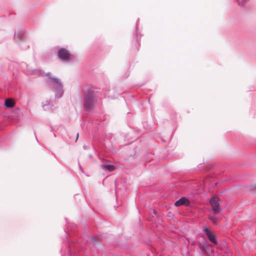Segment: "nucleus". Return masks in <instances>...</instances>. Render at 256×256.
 Wrapping results in <instances>:
<instances>
[{
    "instance_id": "0eeeda50",
    "label": "nucleus",
    "mask_w": 256,
    "mask_h": 256,
    "mask_svg": "<svg viewBox=\"0 0 256 256\" xmlns=\"http://www.w3.org/2000/svg\"><path fill=\"white\" fill-rule=\"evenodd\" d=\"M190 204L189 202V201L188 200L187 198H180V200H177L176 202H175V206H182V205H183V204H185L186 206H188V205Z\"/></svg>"
},
{
    "instance_id": "20e7f679",
    "label": "nucleus",
    "mask_w": 256,
    "mask_h": 256,
    "mask_svg": "<svg viewBox=\"0 0 256 256\" xmlns=\"http://www.w3.org/2000/svg\"><path fill=\"white\" fill-rule=\"evenodd\" d=\"M93 106V99L91 95H88L85 98V108L87 110H90Z\"/></svg>"
},
{
    "instance_id": "f8f14e48",
    "label": "nucleus",
    "mask_w": 256,
    "mask_h": 256,
    "mask_svg": "<svg viewBox=\"0 0 256 256\" xmlns=\"http://www.w3.org/2000/svg\"><path fill=\"white\" fill-rule=\"evenodd\" d=\"M209 219L214 223V224H216L217 222V218L214 216H210Z\"/></svg>"
},
{
    "instance_id": "7ed1b4c3",
    "label": "nucleus",
    "mask_w": 256,
    "mask_h": 256,
    "mask_svg": "<svg viewBox=\"0 0 256 256\" xmlns=\"http://www.w3.org/2000/svg\"><path fill=\"white\" fill-rule=\"evenodd\" d=\"M210 204L212 207V210L214 214L220 212V202L219 199L212 197L210 201Z\"/></svg>"
},
{
    "instance_id": "6e6552de",
    "label": "nucleus",
    "mask_w": 256,
    "mask_h": 256,
    "mask_svg": "<svg viewBox=\"0 0 256 256\" xmlns=\"http://www.w3.org/2000/svg\"><path fill=\"white\" fill-rule=\"evenodd\" d=\"M102 168L103 170H108L109 172H112L115 168V167L114 165L108 164H102Z\"/></svg>"
},
{
    "instance_id": "f257e3e1",
    "label": "nucleus",
    "mask_w": 256,
    "mask_h": 256,
    "mask_svg": "<svg viewBox=\"0 0 256 256\" xmlns=\"http://www.w3.org/2000/svg\"><path fill=\"white\" fill-rule=\"evenodd\" d=\"M48 76V82L56 92V96L59 98L63 94L62 84L60 80L54 77L49 76L50 74H46Z\"/></svg>"
},
{
    "instance_id": "2eb2a0df",
    "label": "nucleus",
    "mask_w": 256,
    "mask_h": 256,
    "mask_svg": "<svg viewBox=\"0 0 256 256\" xmlns=\"http://www.w3.org/2000/svg\"><path fill=\"white\" fill-rule=\"evenodd\" d=\"M254 188H256V184L254 185Z\"/></svg>"
},
{
    "instance_id": "9d476101",
    "label": "nucleus",
    "mask_w": 256,
    "mask_h": 256,
    "mask_svg": "<svg viewBox=\"0 0 256 256\" xmlns=\"http://www.w3.org/2000/svg\"><path fill=\"white\" fill-rule=\"evenodd\" d=\"M5 105L8 108H12L14 106V102L10 99H8L5 101Z\"/></svg>"
},
{
    "instance_id": "1a4fd4ad",
    "label": "nucleus",
    "mask_w": 256,
    "mask_h": 256,
    "mask_svg": "<svg viewBox=\"0 0 256 256\" xmlns=\"http://www.w3.org/2000/svg\"><path fill=\"white\" fill-rule=\"evenodd\" d=\"M200 247L202 250L204 251L206 253H209L212 252V249L211 248L209 249V248H210V246L209 244L202 245L200 244Z\"/></svg>"
},
{
    "instance_id": "39448f33",
    "label": "nucleus",
    "mask_w": 256,
    "mask_h": 256,
    "mask_svg": "<svg viewBox=\"0 0 256 256\" xmlns=\"http://www.w3.org/2000/svg\"><path fill=\"white\" fill-rule=\"evenodd\" d=\"M204 231L206 232V234L210 240V241L213 244H216L217 240L216 238V236L213 234L212 232L206 228H204Z\"/></svg>"
},
{
    "instance_id": "9b49d317",
    "label": "nucleus",
    "mask_w": 256,
    "mask_h": 256,
    "mask_svg": "<svg viewBox=\"0 0 256 256\" xmlns=\"http://www.w3.org/2000/svg\"><path fill=\"white\" fill-rule=\"evenodd\" d=\"M22 35V32H18L14 34V40L15 41L18 42L20 38Z\"/></svg>"
},
{
    "instance_id": "423d86ee",
    "label": "nucleus",
    "mask_w": 256,
    "mask_h": 256,
    "mask_svg": "<svg viewBox=\"0 0 256 256\" xmlns=\"http://www.w3.org/2000/svg\"><path fill=\"white\" fill-rule=\"evenodd\" d=\"M42 106L45 110H53V104H51V102L46 100L42 102Z\"/></svg>"
},
{
    "instance_id": "4468645a",
    "label": "nucleus",
    "mask_w": 256,
    "mask_h": 256,
    "mask_svg": "<svg viewBox=\"0 0 256 256\" xmlns=\"http://www.w3.org/2000/svg\"><path fill=\"white\" fill-rule=\"evenodd\" d=\"M78 134H77V138H78Z\"/></svg>"
},
{
    "instance_id": "f03ea898",
    "label": "nucleus",
    "mask_w": 256,
    "mask_h": 256,
    "mask_svg": "<svg viewBox=\"0 0 256 256\" xmlns=\"http://www.w3.org/2000/svg\"><path fill=\"white\" fill-rule=\"evenodd\" d=\"M58 56L62 60L68 62L73 59V56L64 48H61L58 52Z\"/></svg>"
},
{
    "instance_id": "ddd939ff",
    "label": "nucleus",
    "mask_w": 256,
    "mask_h": 256,
    "mask_svg": "<svg viewBox=\"0 0 256 256\" xmlns=\"http://www.w3.org/2000/svg\"><path fill=\"white\" fill-rule=\"evenodd\" d=\"M40 75H43V74H43V72H42L40 71Z\"/></svg>"
}]
</instances>
